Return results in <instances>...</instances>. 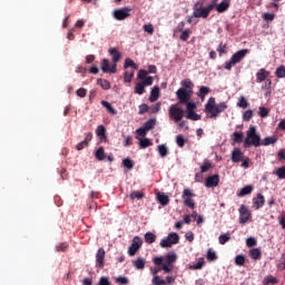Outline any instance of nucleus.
Masks as SVG:
<instances>
[{
  "label": "nucleus",
  "mask_w": 285,
  "mask_h": 285,
  "mask_svg": "<svg viewBox=\"0 0 285 285\" xmlns=\"http://www.w3.org/2000/svg\"><path fill=\"white\" fill-rule=\"evenodd\" d=\"M154 264L156 265L155 268H151V275H157L160 271L164 273H171L175 264L177 262V254L175 252H168L166 256H156L153 259Z\"/></svg>",
  "instance_id": "f257e3e1"
},
{
  "label": "nucleus",
  "mask_w": 285,
  "mask_h": 285,
  "mask_svg": "<svg viewBox=\"0 0 285 285\" xmlns=\"http://www.w3.org/2000/svg\"><path fill=\"white\" fill-rule=\"evenodd\" d=\"M180 86L181 88L176 91L178 104H188V101L193 99L195 83H193L190 79H184L180 81Z\"/></svg>",
  "instance_id": "f03ea898"
},
{
  "label": "nucleus",
  "mask_w": 285,
  "mask_h": 285,
  "mask_svg": "<svg viewBox=\"0 0 285 285\" xmlns=\"http://www.w3.org/2000/svg\"><path fill=\"white\" fill-rule=\"evenodd\" d=\"M228 108V105L226 102H219L217 104L215 100V97H210L205 105V112H208L210 115V119H217L224 110Z\"/></svg>",
  "instance_id": "7ed1b4c3"
},
{
  "label": "nucleus",
  "mask_w": 285,
  "mask_h": 285,
  "mask_svg": "<svg viewBox=\"0 0 285 285\" xmlns=\"http://www.w3.org/2000/svg\"><path fill=\"white\" fill-rule=\"evenodd\" d=\"M193 10V17H195V19H208L210 12L215 10V0L207 7H204V3L202 2H196Z\"/></svg>",
  "instance_id": "20e7f679"
},
{
  "label": "nucleus",
  "mask_w": 285,
  "mask_h": 285,
  "mask_svg": "<svg viewBox=\"0 0 285 285\" xmlns=\"http://www.w3.org/2000/svg\"><path fill=\"white\" fill-rule=\"evenodd\" d=\"M246 135L247 137L244 140V148H250V146L259 148V146H262V137L257 134V128L255 126H250Z\"/></svg>",
  "instance_id": "39448f33"
},
{
  "label": "nucleus",
  "mask_w": 285,
  "mask_h": 285,
  "mask_svg": "<svg viewBox=\"0 0 285 285\" xmlns=\"http://www.w3.org/2000/svg\"><path fill=\"white\" fill-rule=\"evenodd\" d=\"M250 50L242 49L235 52L228 61L225 62V70H233V66H237V63H242V60L248 55Z\"/></svg>",
  "instance_id": "423d86ee"
},
{
  "label": "nucleus",
  "mask_w": 285,
  "mask_h": 285,
  "mask_svg": "<svg viewBox=\"0 0 285 285\" xmlns=\"http://www.w3.org/2000/svg\"><path fill=\"white\" fill-rule=\"evenodd\" d=\"M168 115L171 121L179 124V121L184 119V115H186V111L178 105H171L168 109Z\"/></svg>",
  "instance_id": "0eeeda50"
},
{
  "label": "nucleus",
  "mask_w": 285,
  "mask_h": 285,
  "mask_svg": "<svg viewBox=\"0 0 285 285\" xmlns=\"http://www.w3.org/2000/svg\"><path fill=\"white\" fill-rule=\"evenodd\" d=\"M181 197L184 206H187V208H190L191 210L195 209V199H193V197H197V195L193 193V189L185 188Z\"/></svg>",
  "instance_id": "6e6552de"
},
{
  "label": "nucleus",
  "mask_w": 285,
  "mask_h": 285,
  "mask_svg": "<svg viewBox=\"0 0 285 285\" xmlns=\"http://www.w3.org/2000/svg\"><path fill=\"white\" fill-rule=\"evenodd\" d=\"M178 242H179V234L173 232V233H169L167 237H164L160 240V247L173 248V246H175V244H177Z\"/></svg>",
  "instance_id": "1a4fd4ad"
},
{
  "label": "nucleus",
  "mask_w": 285,
  "mask_h": 285,
  "mask_svg": "<svg viewBox=\"0 0 285 285\" xmlns=\"http://www.w3.org/2000/svg\"><path fill=\"white\" fill-rule=\"evenodd\" d=\"M130 12H132V8L130 7L119 8L112 11V17L116 21H125V19L130 17Z\"/></svg>",
  "instance_id": "9d476101"
},
{
  "label": "nucleus",
  "mask_w": 285,
  "mask_h": 285,
  "mask_svg": "<svg viewBox=\"0 0 285 285\" xmlns=\"http://www.w3.org/2000/svg\"><path fill=\"white\" fill-rule=\"evenodd\" d=\"M144 246V240L139 236H135L131 240V245L128 248V255L129 257H135L137 253H139V248Z\"/></svg>",
  "instance_id": "9b49d317"
},
{
  "label": "nucleus",
  "mask_w": 285,
  "mask_h": 285,
  "mask_svg": "<svg viewBox=\"0 0 285 285\" xmlns=\"http://www.w3.org/2000/svg\"><path fill=\"white\" fill-rule=\"evenodd\" d=\"M238 213L239 224H248V222H250V219L253 218V214L250 213V209H248L246 205H240V207L238 208Z\"/></svg>",
  "instance_id": "f8f14e48"
},
{
  "label": "nucleus",
  "mask_w": 285,
  "mask_h": 285,
  "mask_svg": "<svg viewBox=\"0 0 285 285\" xmlns=\"http://www.w3.org/2000/svg\"><path fill=\"white\" fill-rule=\"evenodd\" d=\"M106 266V249L100 247L96 253V268H104Z\"/></svg>",
  "instance_id": "ddd939ff"
},
{
  "label": "nucleus",
  "mask_w": 285,
  "mask_h": 285,
  "mask_svg": "<svg viewBox=\"0 0 285 285\" xmlns=\"http://www.w3.org/2000/svg\"><path fill=\"white\" fill-rule=\"evenodd\" d=\"M101 70L102 72H110L111 75H115L117 73V63H114L110 67V60L105 58L101 60Z\"/></svg>",
  "instance_id": "4468645a"
},
{
  "label": "nucleus",
  "mask_w": 285,
  "mask_h": 285,
  "mask_svg": "<svg viewBox=\"0 0 285 285\" xmlns=\"http://www.w3.org/2000/svg\"><path fill=\"white\" fill-rule=\"evenodd\" d=\"M205 186L206 188H216V186H219V175L208 176L205 180Z\"/></svg>",
  "instance_id": "2eb2a0df"
},
{
  "label": "nucleus",
  "mask_w": 285,
  "mask_h": 285,
  "mask_svg": "<svg viewBox=\"0 0 285 285\" xmlns=\"http://www.w3.org/2000/svg\"><path fill=\"white\" fill-rule=\"evenodd\" d=\"M271 77V71H267L266 69L262 68L256 72V83H262L263 81H266Z\"/></svg>",
  "instance_id": "dca6fc26"
},
{
  "label": "nucleus",
  "mask_w": 285,
  "mask_h": 285,
  "mask_svg": "<svg viewBox=\"0 0 285 285\" xmlns=\"http://www.w3.org/2000/svg\"><path fill=\"white\" fill-rule=\"evenodd\" d=\"M232 161L233 164H239V161H244V153L239 148H235L232 151Z\"/></svg>",
  "instance_id": "f3484780"
},
{
  "label": "nucleus",
  "mask_w": 285,
  "mask_h": 285,
  "mask_svg": "<svg viewBox=\"0 0 285 285\" xmlns=\"http://www.w3.org/2000/svg\"><path fill=\"white\" fill-rule=\"evenodd\" d=\"M90 141H92V132H87L85 139L76 146V150H83V148H88Z\"/></svg>",
  "instance_id": "a211bd4d"
},
{
  "label": "nucleus",
  "mask_w": 285,
  "mask_h": 285,
  "mask_svg": "<svg viewBox=\"0 0 285 285\" xmlns=\"http://www.w3.org/2000/svg\"><path fill=\"white\" fill-rule=\"evenodd\" d=\"M253 204L255 210H259V208H263L264 204H266V198L262 194H257V197L253 198Z\"/></svg>",
  "instance_id": "6ab92c4d"
},
{
  "label": "nucleus",
  "mask_w": 285,
  "mask_h": 285,
  "mask_svg": "<svg viewBox=\"0 0 285 285\" xmlns=\"http://www.w3.org/2000/svg\"><path fill=\"white\" fill-rule=\"evenodd\" d=\"M215 8H216L217 12H219V13L226 12V10H228L230 8V0H223L218 4L215 2Z\"/></svg>",
  "instance_id": "aec40b11"
},
{
  "label": "nucleus",
  "mask_w": 285,
  "mask_h": 285,
  "mask_svg": "<svg viewBox=\"0 0 285 285\" xmlns=\"http://www.w3.org/2000/svg\"><path fill=\"white\" fill-rule=\"evenodd\" d=\"M132 266L136 271H144L146 268V258L137 257L136 261L132 262Z\"/></svg>",
  "instance_id": "412c9836"
},
{
  "label": "nucleus",
  "mask_w": 285,
  "mask_h": 285,
  "mask_svg": "<svg viewBox=\"0 0 285 285\" xmlns=\"http://www.w3.org/2000/svg\"><path fill=\"white\" fill-rule=\"evenodd\" d=\"M108 52L111 55L114 63H119V61H121V52H119L117 48H110Z\"/></svg>",
  "instance_id": "4be33fe9"
},
{
  "label": "nucleus",
  "mask_w": 285,
  "mask_h": 285,
  "mask_svg": "<svg viewBox=\"0 0 285 285\" xmlns=\"http://www.w3.org/2000/svg\"><path fill=\"white\" fill-rule=\"evenodd\" d=\"M157 199L160 206H168V204H170V197H168V195H166L165 193H158Z\"/></svg>",
  "instance_id": "5701e85b"
},
{
  "label": "nucleus",
  "mask_w": 285,
  "mask_h": 285,
  "mask_svg": "<svg viewBox=\"0 0 285 285\" xmlns=\"http://www.w3.org/2000/svg\"><path fill=\"white\" fill-rule=\"evenodd\" d=\"M157 99H159V87L155 86L151 91H150V96H149V101L151 104H155V101H157Z\"/></svg>",
  "instance_id": "b1692460"
},
{
  "label": "nucleus",
  "mask_w": 285,
  "mask_h": 285,
  "mask_svg": "<svg viewBox=\"0 0 285 285\" xmlns=\"http://www.w3.org/2000/svg\"><path fill=\"white\" fill-rule=\"evenodd\" d=\"M209 92H210L209 87L202 86L197 92V97H199V99L204 101V99H206V95H209Z\"/></svg>",
  "instance_id": "393cba45"
},
{
  "label": "nucleus",
  "mask_w": 285,
  "mask_h": 285,
  "mask_svg": "<svg viewBox=\"0 0 285 285\" xmlns=\"http://www.w3.org/2000/svg\"><path fill=\"white\" fill-rule=\"evenodd\" d=\"M253 193V186L247 185L243 187L239 191H237L238 197H246V195H250Z\"/></svg>",
  "instance_id": "a878e982"
},
{
  "label": "nucleus",
  "mask_w": 285,
  "mask_h": 285,
  "mask_svg": "<svg viewBox=\"0 0 285 285\" xmlns=\"http://www.w3.org/2000/svg\"><path fill=\"white\" fill-rule=\"evenodd\" d=\"M273 144H277V137L271 136L261 140V146H271Z\"/></svg>",
  "instance_id": "bb28decb"
},
{
  "label": "nucleus",
  "mask_w": 285,
  "mask_h": 285,
  "mask_svg": "<svg viewBox=\"0 0 285 285\" xmlns=\"http://www.w3.org/2000/svg\"><path fill=\"white\" fill-rule=\"evenodd\" d=\"M145 242L146 244H155L157 242V235H155L153 232H147L145 234Z\"/></svg>",
  "instance_id": "cd10ccee"
},
{
  "label": "nucleus",
  "mask_w": 285,
  "mask_h": 285,
  "mask_svg": "<svg viewBox=\"0 0 285 285\" xmlns=\"http://www.w3.org/2000/svg\"><path fill=\"white\" fill-rule=\"evenodd\" d=\"M124 68H125V70H127V68H132L134 70H138L139 65L135 63V60L127 58V59H125Z\"/></svg>",
  "instance_id": "c85d7f7f"
},
{
  "label": "nucleus",
  "mask_w": 285,
  "mask_h": 285,
  "mask_svg": "<svg viewBox=\"0 0 285 285\" xmlns=\"http://www.w3.org/2000/svg\"><path fill=\"white\" fill-rule=\"evenodd\" d=\"M249 257L252 259H262V249H259V248H252L249 250Z\"/></svg>",
  "instance_id": "c756f323"
},
{
  "label": "nucleus",
  "mask_w": 285,
  "mask_h": 285,
  "mask_svg": "<svg viewBox=\"0 0 285 285\" xmlns=\"http://www.w3.org/2000/svg\"><path fill=\"white\" fill-rule=\"evenodd\" d=\"M146 197V194H144V191H137L134 190L130 193L129 198L131 199V202H135V199H144Z\"/></svg>",
  "instance_id": "7c9ffc66"
},
{
  "label": "nucleus",
  "mask_w": 285,
  "mask_h": 285,
  "mask_svg": "<svg viewBox=\"0 0 285 285\" xmlns=\"http://www.w3.org/2000/svg\"><path fill=\"white\" fill-rule=\"evenodd\" d=\"M233 141L234 144H242V141H244V132L235 131L233 134Z\"/></svg>",
  "instance_id": "2f4dec72"
},
{
  "label": "nucleus",
  "mask_w": 285,
  "mask_h": 285,
  "mask_svg": "<svg viewBox=\"0 0 285 285\" xmlns=\"http://www.w3.org/2000/svg\"><path fill=\"white\" fill-rule=\"evenodd\" d=\"M186 106V114L187 112H195V110L197 109V104L190 101V100H187V102L183 104Z\"/></svg>",
  "instance_id": "473e14b6"
},
{
  "label": "nucleus",
  "mask_w": 285,
  "mask_h": 285,
  "mask_svg": "<svg viewBox=\"0 0 285 285\" xmlns=\"http://www.w3.org/2000/svg\"><path fill=\"white\" fill-rule=\"evenodd\" d=\"M181 35L179 37L180 41H188L190 39V36L193 35V30L185 29L184 31H180Z\"/></svg>",
  "instance_id": "72a5a7b5"
},
{
  "label": "nucleus",
  "mask_w": 285,
  "mask_h": 285,
  "mask_svg": "<svg viewBox=\"0 0 285 285\" xmlns=\"http://www.w3.org/2000/svg\"><path fill=\"white\" fill-rule=\"evenodd\" d=\"M186 118L190 119V121H199V119H202V116L195 111H187Z\"/></svg>",
  "instance_id": "f704fd0d"
},
{
  "label": "nucleus",
  "mask_w": 285,
  "mask_h": 285,
  "mask_svg": "<svg viewBox=\"0 0 285 285\" xmlns=\"http://www.w3.org/2000/svg\"><path fill=\"white\" fill-rule=\"evenodd\" d=\"M97 83L102 88V90H110V81L99 78Z\"/></svg>",
  "instance_id": "c9c22d12"
},
{
  "label": "nucleus",
  "mask_w": 285,
  "mask_h": 285,
  "mask_svg": "<svg viewBox=\"0 0 285 285\" xmlns=\"http://www.w3.org/2000/svg\"><path fill=\"white\" fill-rule=\"evenodd\" d=\"M122 166L125 168H127L128 170H132V168H135V160H132L130 158H125L122 160Z\"/></svg>",
  "instance_id": "e433bc0d"
},
{
  "label": "nucleus",
  "mask_w": 285,
  "mask_h": 285,
  "mask_svg": "<svg viewBox=\"0 0 285 285\" xmlns=\"http://www.w3.org/2000/svg\"><path fill=\"white\" fill-rule=\"evenodd\" d=\"M279 281L273 275H269L263 279V285L278 284Z\"/></svg>",
  "instance_id": "4c0bfd02"
},
{
  "label": "nucleus",
  "mask_w": 285,
  "mask_h": 285,
  "mask_svg": "<svg viewBox=\"0 0 285 285\" xmlns=\"http://www.w3.org/2000/svg\"><path fill=\"white\" fill-rule=\"evenodd\" d=\"M97 137H101V139H106V127L104 125H99L96 129Z\"/></svg>",
  "instance_id": "58836bf2"
},
{
  "label": "nucleus",
  "mask_w": 285,
  "mask_h": 285,
  "mask_svg": "<svg viewBox=\"0 0 285 285\" xmlns=\"http://www.w3.org/2000/svg\"><path fill=\"white\" fill-rule=\"evenodd\" d=\"M134 77H135V70L125 71V73H124V81H125V83H130V81H132Z\"/></svg>",
  "instance_id": "ea45409f"
},
{
  "label": "nucleus",
  "mask_w": 285,
  "mask_h": 285,
  "mask_svg": "<svg viewBox=\"0 0 285 285\" xmlns=\"http://www.w3.org/2000/svg\"><path fill=\"white\" fill-rule=\"evenodd\" d=\"M136 95H144L146 92V86L142 82H137L135 87Z\"/></svg>",
  "instance_id": "a19ab883"
},
{
  "label": "nucleus",
  "mask_w": 285,
  "mask_h": 285,
  "mask_svg": "<svg viewBox=\"0 0 285 285\" xmlns=\"http://www.w3.org/2000/svg\"><path fill=\"white\" fill-rule=\"evenodd\" d=\"M96 159H98V161H104V159H106V153L104 151V147H99L97 149Z\"/></svg>",
  "instance_id": "79ce46f5"
},
{
  "label": "nucleus",
  "mask_w": 285,
  "mask_h": 285,
  "mask_svg": "<svg viewBox=\"0 0 285 285\" xmlns=\"http://www.w3.org/2000/svg\"><path fill=\"white\" fill-rule=\"evenodd\" d=\"M137 139H139L140 148H149V146H153V142L148 138L141 139V138L137 137Z\"/></svg>",
  "instance_id": "37998d69"
},
{
  "label": "nucleus",
  "mask_w": 285,
  "mask_h": 285,
  "mask_svg": "<svg viewBox=\"0 0 285 285\" xmlns=\"http://www.w3.org/2000/svg\"><path fill=\"white\" fill-rule=\"evenodd\" d=\"M210 168H213V164H210V161L208 160H204L203 165L200 166V173H208V170H210Z\"/></svg>",
  "instance_id": "c03bdc74"
},
{
  "label": "nucleus",
  "mask_w": 285,
  "mask_h": 285,
  "mask_svg": "<svg viewBox=\"0 0 285 285\" xmlns=\"http://www.w3.org/2000/svg\"><path fill=\"white\" fill-rule=\"evenodd\" d=\"M204 264H205L204 258H199L197 264L191 265L189 268L191 271H202V268H204Z\"/></svg>",
  "instance_id": "a18cd8bd"
},
{
  "label": "nucleus",
  "mask_w": 285,
  "mask_h": 285,
  "mask_svg": "<svg viewBox=\"0 0 285 285\" xmlns=\"http://www.w3.org/2000/svg\"><path fill=\"white\" fill-rule=\"evenodd\" d=\"M274 175H276V177H278V179H285V166L277 168L274 171Z\"/></svg>",
  "instance_id": "49530a36"
},
{
  "label": "nucleus",
  "mask_w": 285,
  "mask_h": 285,
  "mask_svg": "<svg viewBox=\"0 0 285 285\" xmlns=\"http://www.w3.org/2000/svg\"><path fill=\"white\" fill-rule=\"evenodd\" d=\"M275 75H276V77H277L278 79H284V77H285V66H284V65L279 66V67L276 69Z\"/></svg>",
  "instance_id": "de8ad7c7"
},
{
  "label": "nucleus",
  "mask_w": 285,
  "mask_h": 285,
  "mask_svg": "<svg viewBox=\"0 0 285 285\" xmlns=\"http://www.w3.org/2000/svg\"><path fill=\"white\" fill-rule=\"evenodd\" d=\"M158 153L160 157H168V147L166 145H158Z\"/></svg>",
  "instance_id": "09e8293b"
},
{
  "label": "nucleus",
  "mask_w": 285,
  "mask_h": 285,
  "mask_svg": "<svg viewBox=\"0 0 285 285\" xmlns=\"http://www.w3.org/2000/svg\"><path fill=\"white\" fill-rule=\"evenodd\" d=\"M238 108L246 109L248 107V100L244 96H240L237 102Z\"/></svg>",
  "instance_id": "8fccbe9b"
},
{
  "label": "nucleus",
  "mask_w": 285,
  "mask_h": 285,
  "mask_svg": "<svg viewBox=\"0 0 285 285\" xmlns=\"http://www.w3.org/2000/svg\"><path fill=\"white\" fill-rule=\"evenodd\" d=\"M218 242L222 246H224V244H226L227 242H230V234H222L218 237Z\"/></svg>",
  "instance_id": "3c124183"
},
{
  "label": "nucleus",
  "mask_w": 285,
  "mask_h": 285,
  "mask_svg": "<svg viewBox=\"0 0 285 285\" xmlns=\"http://www.w3.org/2000/svg\"><path fill=\"white\" fill-rule=\"evenodd\" d=\"M116 284L128 285V284H130V279H128V277H126V276H118L116 278Z\"/></svg>",
  "instance_id": "603ef678"
},
{
  "label": "nucleus",
  "mask_w": 285,
  "mask_h": 285,
  "mask_svg": "<svg viewBox=\"0 0 285 285\" xmlns=\"http://www.w3.org/2000/svg\"><path fill=\"white\" fill-rule=\"evenodd\" d=\"M235 264L236 266H244L246 264V257L244 255H237L235 257Z\"/></svg>",
  "instance_id": "864d4df0"
},
{
  "label": "nucleus",
  "mask_w": 285,
  "mask_h": 285,
  "mask_svg": "<svg viewBox=\"0 0 285 285\" xmlns=\"http://www.w3.org/2000/svg\"><path fill=\"white\" fill-rule=\"evenodd\" d=\"M207 259L209 262H215L217 259V253H215V250H213V248H209L207 250Z\"/></svg>",
  "instance_id": "5fc2aeb1"
},
{
  "label": "nucleus",
  "mask_w": 285,
  "mask_h": 285,
  "mask_svg": "<svg viewBox=\"0 0 285 285\" xmlns=\"http://www.w3.org/2000/svg\"><path fill=\"white\" fill-rule=\"evenodd\" d=\"M57 253H66L68 250V243H60L56 246Z\"/></svg>",
  "instance_id": "6e6d98bb"
},
{
  "label": "nucleus",
  "mask_w": 285,
  "mask_h": 285,
  "mask_svg": "<svg viewBox=\"0 0 285 285\" xmlns=\"http://www.w3.org/2000/svg\"><path fill=\"white\" fill-rule=\"evenodd\" d=\"M176 144L179 148H184V146H186V139H184L183 135L176 136Z\"/></svg>",
  "instance_id": "4d7b16f0"
},
{
  "label": "nucleus",
  "mask_w": 285,
  "mask_h": 285,
  "mask_svg": "<svg viewBox=\"0 0 285 285\" xmlns=\"http://www.w3.org/2000/svg\"><path fill=\"white\" fill-rule=\"evenodd\" d=\"M144 129H146V131L148 132V130H153V128H155V120L150 119L148 121H146L142 126Z\"/></svg>",
  "instance_id": "13d9d810"
},
{
  "label": "nucleus",
  "mask_w": 285,
  "mask_h": 285,
  "mask_svg": "<svg viewBox=\"0 0 285 285\" xmlns=\"http://www.w3.org/2000/svg\"><path fill=\"white\" fill-rule=\"evenodd\" d=\"M97 285H112L108 276H101Z\"/></svg>",
  "instance_id": "bf43d9fd"
},
{
  "label": "nucleus",
  "mask_w": 285,
  "mask_h": 285,
  "mask_svg": "<svg viewBox=\"0 0 285 285\" xmlns=\"http://www.w3.org/2000/svg\"><path fill=\"white\" fill-rule=\"evenodd\" d=\"M142 29L145 32H147L148 35H155V27L149 23V24H144Z\"/></svg>",
  "instance_id": "052dcab7"
},
{
  "label": "nucleus",
  "mask_w": 285,
  "mask_h": 285,
  "mask_svg": "<svg viewBox=\"0 0 285 285\" xmlns=\"http://www.w3.org/2000/svg\"><path fill=\"white\" fill-rule=\"evenodd\" d=\"M151 115H157V112H159V110H161V102H157L156 105H153L149 108Z\"/></svg>",
  "instance_id": "680f3d73"
},
{
  "label": "nucleus",
  "mask_w": 285,
  "mask_h": 285,
  "mask_svg": "<svg viewBox=\"0 0 285 285\" xmlns=\"http://www.w3.org/2000/svg\"><path fill=\"white\" fill-rule=\"evenodd\" d=\"M153 285H166V281L161 279L159 276H154L151 279Z\"/></svg>",
  "instance_id": "e2e57ef3"
},
{
  "label": "nucleus",
  "mask_w": 285,
  "mask_h": 285,
  "mask_svg": "<svg viewBox=\"0 0 285 285\" xmlns=\"http://www.w3.org/2000/svg\"><path fill=\"white\" fill-rule=\"evenodd\" d=\"M253 119V110L248 109L243 114V121H250Z\"/></svg>",
  "instance_id": "0e129e2a"
},
{
  "label": "nucleus",
  "mask_w": 285,
  "mask_h": 285,
  "mask_svg": "<svg viewBox=\"0 0 285 285\" xmlns=\"http://www.w3.org/2000/svg\"><path fill=\"white\" fill-rule=\"evenodd\" d=\"M271 112V109L266 108V107H259V117H262L263 119L266 118V116Z\"/></svg>",
  "instance_id": "69168bd1"
},
{
  "label": "nucleus",
  "mask_w": 285,
  "mask_h": 285,
  "mask_svg": "<svg viewBox=\"0 0 285 285\" xmlns=\"http://www.w3.org/2000/svg\"><path fill=\"white\" fill-rule=\"evenodd\" d=\"M149 110H150V107H148V105L146 104L139 105L138 115H146V112H148Z\"/></svg>",
  "instance_id": "338daca9"
},
{
  "label": "nucleus",
  "mask_w": 285,
  "mask_h": 285,
  "mask_svg": "<svg viewBox=\"0 0 285 285\" xmlns=\"http://www.w3.org/2000/svg\"><path fill=\"white\" fill-rule=\"evenodd\" d=\"M277 268L279 271H285V253L282 254Z\"/></svg>",
  "instance_id": "774afa93"
}]
</instances>
